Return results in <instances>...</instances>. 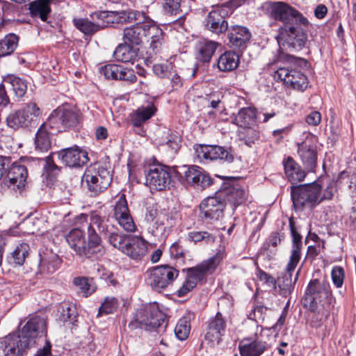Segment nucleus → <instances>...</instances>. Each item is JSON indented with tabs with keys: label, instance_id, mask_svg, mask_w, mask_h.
I'll return each mask as SVG.
<instances>
[{
	"label": "nucleus",
	"instance_id": "f257e3e1",
	"mask_svg": "<svg viewBox=\"0 0 356 356\" xmlns=\"http://www.w3.org/2000/svg\"><path fill=\"white\" fill-rule=\"evenodd\" d=\"M261 13L275 21L282 22L276 40L280 46L300 50L307 39L305 28L309 22L298 10L284 1H266L260 6Z\"/></svg>",
	"mask_w": 356,
	"mask_h": 356
},
{
	"label": "nucleus",
	"instance_id": "f03ea898",
	"mask_svg": "<svg viewBox=\"0 0 356 356\" xmlns=\"http://www.w3.org/2000/svg\"><path fill=\"white\" fill-rule=\"evenodd\" d=\"M80 221L81 227L71 229L66 235L69 245L80 257L88 259L102 257L104 250L102 246L101 235L108 232V218L92 212L89 220L86 215L82 214Z\"/></svg>",
	"mask_w": 356,
	"mask_h": 356
},
{
	"label": "nucleus",
	"instance_id": "7ed1b4c3",
	"mask_svg": "<svg viewBox=\"0 0 356 356\" xmlns=\"http://www.w3.org/2000/svg\"><path fill=\"white\" fill-rule=\"evenodd\" d=\"M226 257L225 249L218 250L216 254L209 259L202 261L195 267L187 270V279L183 286L178 290L179 297L186 296L191 291L198 282L204 281L208 275L212 274Z\"/></svg>",
	"mask_w": 356,
	"mask_h": 356
},
{
	"label": "nucleus",
	"instance_id": "20e7f679",
	"mask_svg": "<svg viewBox=\"0 0 356 356\" xmlns=\"http://www.w3.org/2000/svg\"><path fill=\"white\" fill-rule=\"evenodd\" d=\"M291 195L296 209L303 207H313L324 200H330L333 195V188L327 186L321 193V186L317 182L291 187Z\"/></svg>",
	"mask_w": 356,
	"mask_h": 356
},
{
	"label": "nucleus",
	"instance_id": "39448f33",
	"mask_svg": "<svg viewBox=\"0 0 356 356\" xmlns=\"http://www.w3.org/2000/svg\"><path fill=\"white\" fill-rule=\"evenodd\" d=\"M334 302V298L328 282L318 279L309 282L304 297L305 307L315 311L318 306L332 307Z\"/></svg>",
	"mask_w": 356,
	"mask_h": 356
},
{
	"label": "nucleus",
	"instance_id": "423d86ee",
	"mask_svg": "<svg viewBox=\"0 0 356 356\" xmlns=\"http://www.w3.org/2000/svg\"><path fill=\"white\" fill-rule=\"evenodd\" d=\"M79 122L78 112L69 106H61L51 112L44 123V127L49 129L53 135L74 128Z\"/></svg>",
	"mask_w": 356,
	"mask_h": 356
},
{
	"label": "nucleus",
	"instance_id": "0eeeda50",
	"mask_svg": "<svg viewBox=\"0 0 356 356\" xmlns=\"http://www.w3.org/2000/svg\"><path fill=\"white\" fill-rule=\"evenodd\" d=\"M112 181L109 171L98 164L86 168L82 177V185L86 184L88 191L94 195L104 191Z\"/></svg>",
	"mask_w": 356,
	"mask_h": 356
},
{
	"label": "nucleus",
	"instance_id": "6e6552de",
	"mask_svg": "<svg viewBox=\"0 0 356 356\" xmlns=\"http://www.w3.org/2000/svg\"><path fill=\"white\" fill-rule=\"evenodd\" d=\"M147 275L149 285L160 291L172 284L179 275V270L170 266L162 265L148 270Z\"/></svg>",
	"mask_w": 356,
	"mask_h": 356
},
{
	"label": "nucleus",
	"instance_id": "1a4fd4ad",
	"mask_svg": "<svg viewBox=\"0 0 356 356\" xmlns=\"http://www.w3.org/2000/svg\"><path fill=\"white\" fill-rule=\"evenodd\" d=\"M145 184L151 189L161 191L165 189L171 181L170 169L163 165H150L145 171Z\"/></svg>",
	"mask_w": 356,
	"mask_h": 356
},
{
	"label": "nucleus",
	"instance_id": "9d476101",
	"mask_svg": "<svg viewBox=\"0 0 356 356\" xmlns=\"http://www.w3.org/2000/svg\"><path fill=\"white\" fill-rule=\"evenodd\" d=\"M136 321L147 330L160 327L165 321V314L156 303H151L140 309L136 314Z\"/></svg>",
	"mask_w": 356,
	"mask_h": 356
},
{
	"label": "nucleus",
	"instance_id": "9b49d317",
	"mask_svg": "<svg viewBox=\"0 0 356 356\" xmlns=\"http://www.w3.org/2000/svg\"><path fill=\"white\" fill-rule=\"evenodd\" d=\"M275 79L280 80L288 87L298 90H304L307 87V76L296 68L281 67L275 72Z\"/></svg>",
	"mask_w": 356,
	"mask_h": 356
},
{
	"label": "nucleus",
	"instance_id": "f8f14e48",
	"mask_svg": "<svg viewBox=\"0 0 356 356\" xmlns=\"http://www.w3.org/2000/svg\"><path fill=\"white\" fill-rule=\"evenodd\" d=\"M117 198L118 200L113 205V218L125 231L135 232L136 226L130 213L125 195L120 194Z\"/></svg>",
	"mask_w": 356,
	"mask_h": 356
},
{
	"label": "nucleus",
	"instance_id": "ddd939ff",
	"mask_svg": "<svg viewBox=\"0 0 356 356\" xmlns=\"http://www.w3.org/2000/svg\"><path fill=\"white\" fill-rule=\"evenodd\" d=\"M153 21L145 16V20L136 21L135 24L124 29L123 40L134 46L139 45L143 40L148 37Z\"/></svg>",
	"mask_w": 356,
	"mask_h": 356
},
{
	"label": "nucleus",
	"instance_id": "4468645a",
	"mask_svg": "<svg viewBox=\"0 0 356 356\" xmlns=\"http://www.w3.org/2000/svg\"><path fill=\"white\" fill-rule=\"evenodd\" d=\"M225 204L218 193L216 196L209 197L202 202L200 205L201 214L206 220H218L223 216Z\"/></svg>",
	"mask_w": 356,
	"mask_h": 356
},
{
	"label": "nucleus",
	"instance_id": "2eb2a0df",
	"mask_svg": "<svg viewBox=\"0 0 356 356\" xmlns=\"http://www.w3.org/2000/svg\"><path fill=\"white\" fill-rule=\"evenodd\" d=\"M184 179L187 184L197 189H204L210 186L212 178L202 168L191 165L184 172Z\"/></svg>",
	"mask_w": 356,
	"mask_h": 356
},
{
	"label": "nucleus",
	"instance_id": "dca6fc26",
	"mask_svg": "<svg viewBox=\"0 0 356 356\" xmlns=\"http://www.w3.org/2000/svg\"><path fill=\"white\" fill-rule=\"evenodd\" d=\"M58 159L69 167H79L88 161L87 152L75 145L58 152Z\"/></svg>",
	"mask_w": 356,
	"mask_h": 356
},
{
	"label": "nucleus",
	"instance_id": "f3484780",
	"mask_svg": "<svg viewBox=\"0 0 356 356\" xmlns=\"http://www.w3.org/2000/svg\"><path fill=\"white\" fill-rule=\"evenodd\" d=\"M22 331L19 327L0 341V356H17L22 350Z\"/></svg>",
	"mask_w": 356,
	"mask_h": 356
},
{
	"label": "nucleus",
	"instance_id": "a211bd4d",
	"mask_svg": "<svg viewBox=\"0 0 356 356\" xmlns=\"http://www.w3.org/2000/svg\"><path fill=\"white\" fill-rule=\"evenodd\" d=\"M99 72L106 79L123 80L130 83H134L137 79L133 70L120 65H106L100 68Z\"/></svg>",
	"mask_w": 356,
	"mask_h": 356
},
{
	"label": "nucleus",
	"instance_id": "6ab92c4d",
	"mask_svg": "<svg viewBox=\"0 0 356 356\" xmlns=\"http://www.w3.org/2000/svg\"><path fill=\"white\" fill-rule=\"evenodd\" d=\"M225 8L221 6L209 13L205 21V26L209 31L220 34L229 29L228 23L225 19Z\"/></svg>",
	"mask_w": 356,
	"mask_h": 356
},
{
	"label": "nucleus",
	"instance_id": "aec40b11",
	"mask_svg": "<svg viewBox=\"0 0 356 356\" xmlns=\"http://www.w3.org/2000/svg\"><path fill=\"white\" fill-rule=\"evenodd\" d=\"M44 326V320L39 316L31 318L24 326V349L35 344V339L42 332Z\"/></svg>",
	"mask_w": 356,
	"mask_h": 356
},
{
	"label": "nucleus",
	"instance_id": "412c9836",
	"mask_svg": "<svg viewBox=\"0 0 356 356\" xmlns=\"http://www.w3.org/2000/svg\"><path fill=\"white\" fill-rule=\"evenodd\" d=\"M218 193L225 204L227 202L234 205H238L243 203L248 197V193L238 184H228L223 188L220 189Z\"/></svg>",
	"mask_w": 356,
	"mask_h": 356
},
{
	"label": "nucleus",
	"instance_id": "4be33fe9",
	"mask_svg": "<svg viewBox=\"0 0 356 356\" xmlns=\"http://www.w3.org/2000/svg\"><path fill=\"white\" fill-rule=\"evenodd\" d=\"M228 39L232 47L244 49L251 38L250 31L242 26H232L229 28Z\"/></svg>",
	"mask_w": 356,
	"mask_h": 356
},
{
	"label": "nucleus",
	"instance_id": "5701e85b",
	"mask_svg": "<svg viewBox=\"0 0 356 356\" xmlns=\"http://www.w3.org/2000/svg\"><path fill=\"white\" fill-rule=\"evenodd\" d=\"M147 250V244L141 237L131 236L127 239L123 253L133 259H140L144 257Z\"/></svg>",
	"mask_w": 356,
	"mask_h": 356
},
{
	"label": "nucleus",
	"instance_id": "b1692460",
	"mask_svg": "<svg viewBox=\"0 0 356 356\" xmlns=\"http://www.w3.org/2000/svg\"><path fill=\"white\" fill-rule=\"evenodd\" d=\"M226 327V322L222 314L218 312L216 316L209 323L205 339L211 342L218 343L223 335Z\"/></svg>",
	"mask_w": 356,
	"mask_h": 356
},
{
	"label": "nucleus",
	"instance_id": "393cba45",
	"mask_svg": "<svg viewBox=\"0 0 356 356\" xmlns=\"http://www.w3.org/2000/svg\"><path fill=\"white\" fill-rule=\"evenodd\" d=\"M298 263H295L293 266L289 268V261L286 266L285 272L282 277H279L277 280V285L280 289L281 294L283 296H287L292 292L293 286L298 280L300 270L297 271L294 277L293 278V273L296 269Z\"/></svg>",
	"mask_w": 356,
	"mask_h": 356
},
{
	"label": "nucleus",
	"instance_id": "a878e982",
	"mask_svg": "<svg viewBox=\"0 0 356 356\" xmlns=\"http://www.w3.org/2000/svg\"><path fill=\"white\" fill-rule=\"evenodd\" d=\"M257 122V111L252 107L241 108L233 120L235 124L244 129L253 128Z\"/></svg>",
	"mask_w": 356,
	"mask_h": 356
},
{
	"label": "nucleus",
	"instance_id": "bb28decb",
	"mask_svg": "<svg viewBox=\"0 0 356 356\" xmlns=\"http://www.w3.org/2000/svg\"><path fill=\"white\" fill-rule=\"evenodd\" d=\"M200 153L204 159L210 160L220 159L232 162V154L223 147L218 145H204L200 147Z\"/></svg>",
	"mask_w": 356,
	"mask_h": 356
},
{
	"label": "nucleus",
	"instance_id": "cd10ccee",
	"mask_svg": "<svg viewBox=\"0 0 356 356\" xmlns=\"http://www.w3.org/2000/svg\"><path fill=\"white\" fill-rule=\"evenodd\" d=\"M138 47L124 42L116 47L113 57L120 62L133 63L138 56Z\"/></svg>",
	"mask_w": 356,
	"mask_h": 356
},
{
	"label": "nucleus",
	"instance_id": "c85d7f7f",
	"mask_svg": "<svg viewBox=\"0 0 356 356\" xmlns=\"http://www.w3.org/2000/svg\"><path fill=\"white\" fill-rule=\"evenodd\" d=\"M283 165L285 175L291 184L300 182L305 179L306 172L300 168L293 158L289 156L284 159Z\"/></svg>",
	"mask_w": 356,
	"mask_h": 356
},
{
	"label": "nucleus",
	"instance_id": "c756f323",
	"mask_svg": "<svg viewBox=\"0 0 356 356\" xmlns=\"http://www.w3.org/2000/svg\"><path fill=\"white\" fill-rule=\"evenodd\" d=\"M60 264V259L56 253L47 251L40 254V272L41 274L46 275L54 273Z\"/></svg>",
	"mask_w": 356,
	"mask_h": 356
},
{
	"label": "nucleus",
	"instance_id": "7c9ffc66",
	"mask_svg": "<svg viewBox=\"0 0 356 356\" xmlns=\"http://www.w3.org/2000/svg\"><path fill=\"white\" fill-rule=\"evenodd\" d=\"M156 108L153 104L140 106L130 115V121L135 128H140L156 113Z\"/></svg>",
	"mask_w": 356,
	"mask_h": 356
},
{
	"label": "nucleus",
	"instance_id": "2f4dec72",
	"mask_svg": "<svg viewBox=\"0 0 356 356\" xmlns=\"http://www.w3.org/2000/svg\"><path fill=\"white\" fill-rule=\"evenodd\" d=\"M268 348L266 342L258 338L252 342L243 340L239 345V350L241 356H259Z\"/></svg>",
	"mask_w": 356,
	"mask_h": 356
},
{
	"label": "nucleus",
	"instance_id": "473e14b6",
	"mask_svg": "<svg viewBox=\"0 0 356 356\" xmlns=\"http://www.w3.org/2000/svg\"><path fill=\"white\" fill-rule=\"evenodd\" d=\"M298 154L305 168L313 170L317 161V152L315 148L307 143H302L298 146Z\"/></svg>",
	"mask_w": 356,
	"mask_h": 356
},
{
	"label": "nucleus",
	"instance_id": "72a5a7b5",
	"mask_svg": "<svg viewBox=\"0 0 356 356\" xmlns=\"http://www.w3.org/2000/svg\"><path fill=\"white\" fill-rule=\"evenodd\" d=\"M49 3V0H35L31 2L29 7L31 15L46 22L51 11Z\"/></svg>",
	"mask_w": 356,
	"mask_h": 356
},
{
	"label": "nucleus",
	"instance_id": "f704fd0d",
	"mask_svg": "<svg viewBox=\"0 0 356 356\" xmlns=\"http://www.w3.org/2000/svg\"><path fill=\"white\" fill-rule=\"evenodd\" d=\"M291 232L293 237V245L289 257V268L293 266L295 263H299L301 258L302 236L298 233L291 222H290Z\"/></svg>",
	"mask_w": 356,
	"mask_h": 356
},
{
	"label": "nucleus",
	"instance_id": "c9c22d12",
	"mask_svg": "<svg viewBox=\"0 0 356 356\" xmlns=\"http://www.w3.org/2000/svg\"><path fill=\"white\" fill-rule=\"evenodd\" d=\"M239 63V58L232 51H226L218 58V68L222 72H230L235 70Z\"/></svg>",
	"mask_w": 356,
	"mask_h": 356
},
{
	"label": "nucleus",
	"instance_id": "e433bc0d",
	"mask_svg": "<svg viewBox=\"0 0 356 356\" xmlns=\"http://www.w3.org/2000/svg\"><path fill=\"white\" fill-rule=\"evenodd\" d=\"M40 163H44V170L47 173V176L49 177L51 174L54 175L55 171L58 170V166L54 163L53 159L51 156L46 157L45 160L41 159H33L32 157L24 156V163L26 166H24V171H27L28 167H31L33 164L35 165H39Z\"/></svg>",
	"mask_w": 356,
	"mask_h": 356
},
{
	"label": "nucleus",
	"instance_id": "4c0bfd02",
	"mask_svg": "<svg viewBox=\"0 0 356 356\" xmlns=\"http://www.w3.org/2000/svg\"><path fill=\"white\" fill-rule=\"evenodd\" d=\"M51 132L49 129L44 127V124L39 129L35 135V149L41 152H47L51 146L50 139Z\"/></svg>",
	"mask_w": 356,
	"mask_h": 356
},
{
	"label": "nucleus",
	"instance_id": "58836bf2",
	"mask_svg": "<svg viewBox=\"0 0 356 356\" xmlns=\"http://www.w3.org/2000/svg\"><path fill=\"white\" fill-rule=\"evenodd\" d=\"M218 46L219 43L214 41L208 40L200 41L198 47V58L204 63L209 62Z\"/></svg>",
	"mask_w": 356,
	"mask_h": 356
},
{
	"label": "nucleus",
	"instance_id": "ea45409f",
	"mask_svg": "<svg viewBox=\"0 0 356 356\" xmlns=\"http://www.w3.org/2000/svg\"><path fill=\"white\" fill-rule=\"evenodd\" d=\"M115 19L118 23H131L136 21L145 20V15L137 10H127L112 12Z\"/></svg>",
	"mask_w": 356,
	"mask_h": 356
},
{
	"label": "nucleus",
	"instance_id": "a19ab883",
	"mask_svg": "<svg viewBox=\"0 0 356 356\" xmlns=\"http://www.w3.org/2000/svg\"><path fill=\"white\" fill-rule=\"evenodd\" d=\"M148 37L151 38L150 48L155 54L159 52L163 44V32L154 22L152 24Z\"/></svg>",
	"mask_w": 356,
	"mask_h": 356
},
{
	"label": "nucleus",
	"instance_id": "79ce46f5",
	"mask_svg": "<svg viewBox=\"0 0 356 356\" xmlns=\"http://www.w3.org/2000/svg\"><path fill=\"white\" fill-rule=\"evenodd\" d=\"M73 22L79 30L88 35L95 33L104 26L103 24H100L99 22H91L88 19L83 18L74 19Z\"/></svg>",
	"mask_w": 356,
	"mask_h": 356
},
{
	"label": "nucleus",
	"instance_id": "37998d69",
	"mask_svg": "<svg viewBox=\"0 0 356 356\" xmlns=\"http://www.w3.org/2000/svg\"><path fill=\"white\" fill-rule=\"evenodd\" d=\"M18 38L14 34L6 35L0 40V57L11 54L17 47Z\"/></svg>",
	"mask_w": 356,
	"mask_h": 356
},
{
	"label": "nucleus",
	"instance_id": "c03bdc74",
	"mask_svg": "<svg viewBox=\"0 0 356 356\" xmlns=\"http://www.w3.org/2000/svg\"><path fill=\"white\" fill-rule=\"evenodd\" d=\"M40 115V109L35 103L27 104L26 110L24 109V125H38V118Z\"/></svg>",
	"mask_w": 356,
	"mask_h": 356
},
{
	"label": "nucleus",
	"instance_id": "a18cd8bd",
	"mask_svg": "<svg viewBox=\"0 0 356 356\" xmlns=\"http://www.w3.org/2000/svg\"><path fill=\"white\" fill-rule=\"evenodd\" d=\"M191 316L182 317L177 323L175 328V334L179 340H185L191 331Z\"/></svg>",
	"mask_w": 356,
	"mask_h": 356
},
{
	"label": "nucleus",
	"instance_id": "49530a36",
	"mask_svg": "<svg viewBox=\"0 0 356 356\" xmlns=\"http://www.w3.org/2000/svg\"><path fill=\"white\" fill-rule=\"evenodd\" d=\"M330 309L331 307L318 306V309L312 311L314 314L310 320L311 325L318 327L323 325L330 315Z\"/></svg>",
	"mask_w": 356,
	"mask_h": 356
},
{
	"label": "nucleus",
	"instance_id": "de8ad7c7",
	"mask_svg": "<svg viewBox=\"0 0 356 356\" xmlns=\"http://www.w3.org/2000/svg\"><path fill=\"white\" fill-rule=\"evenodd\" d=\"M7 176L9 179L10 184L16 185L17 188L19 189V186L22 183V168L17 162H15L9 171L8 172Z\"/></svg>",
	"mask_w": 356,
	"mask_h": 356
},
{
	"label": "nucleus",
	"instance_id": "09e8293b",
	"mask_svg": "<svg viewBox=\"0 0 356 356\" xmlns=\"http://www.w3.org/2000/svg\"><path fill=\"white\" fill-rule=\"evenodd\" d=\"M188 238L194 243L204 241L206 243H212L216 240V236L206 231L191 232L188 234Z\"/></svg>",
	"mask_w": 356,
	"mask_h": 356
},
{
	"label": "nucleus",
	"instance_id": "8fccbe9b",
	"mask_svg": "<svg viewBox=\"0 0 356 356\" xmlns=\"http://www.w3.org/2000/svg\"><path fill=\"white\" fill-rule=\"evenodd\" d=\"M42 220L33 216L31 214L24 219V226L25 227L26 231L29 234H34L40 231V225Z\"/></svg>",
	"mask_w": 356,
	"mask_h": 356
},
{
	"label": "nucleus",
	"instance_id": "3c124183",
	"mask_svg": "<svg viewBox=\"0 0 356 356\" xmlns=\"http://www.w3.org/2000/svg\"><path fill=\"white\" fill-rule=\"evenodd\" d=\"M129 237L130 236L124 234L113 232L109 235L108 241L114 248H118L121 252H123L127 243V239L129 238Z\"/></svg>",
	"mask_w": 356,
	"mask_h": 356
},
{
	"label": "nucleus",
	"instance_id": "603ef678",
	"mask_svg": "<svg viewBox=\"0 0 356 356\" xmlns=\"http://www.w3.org/2000/svg\"><path fill=\"white\" fill-rule=\"evenodd\" d=\"M163 8L166 13L172 15L183 13L181 0H165Z\"/></svg>",
	"mask_w": 356,
	"mask_h": 356
},
{
	"label": "nucleus",
	"instance_id": "864d4df0",
	"mask_svg": "<svg viewBox=\"0 0 356 356\" xmlns=\"http://www.w3.org/2000/svg\"><path fill=\"white\" fill-rule=\"evenodd\" d=\"M119 306L118 300L113 297H106L99 307V314H108L115 312Z\"/></svg>",
	"mask_w": 356,
	"mask_h": 356
},
{
	"label": "nucleus",
	"instance_id": "5fc2aeb1",
	"mask_svg": "<svg viewBox=\"0 0 356 356\" xmlns=\"http://www.w3.org/2000/svg\"><path fill=\"white\" fill-rule=\"evenodd\" d=\"M9 127L17 129L22 126V111L19 109L12 111L6 118Z\"/></svg>",
	"mask_w": 356,
	"mask_h": 356
},
{
	"label": "nucleus",
	"instance_id": "6e6d98bb",
	"mask_svg": "<svg viewBox=\"0 0 356 356\" xmlns=\"http://www.w3.org/2000/svg\"><path fill=\"white\" fill-rule=\"evenodd\" d=\"M22 243H19L15 249L10 252L8 257V262L10 264L15 266L22 265Z\"/></svg>",
	"mask_w": 356,
	"mask_h": 356
},
{
	"label": "nucleus",
	"instance_id": "4d7b16f0",
	"mask_svg": "<svg viewBox=\"0 0 356 356\" xmlns=\"http://www.w3.org/2000/svg\"><path fill=\"white\" fill-rule=\"evenodd\" d=\"M73 282L74 285L80 289L81 292L86 297L94 291L93 288L91 287L90 284L88 282V280L86 277H76L74 279Z\"/></svg>",
	"mask_w": 356,
	"mask_h": 356
},
{
	"label": "nucleus",
	"instance_id": "13d9d810",
	"mask_svg": "<svg viewBox=\"0 0 356 356\" xmlns=\"http://www.w3.org/2000/svg\"><path fill=\"white\" fill-rule=\"evenodd\" d=\"M172 69L171 63L168 64H155L153 66L154 74L161 78L170 77L171 74L170 70Z\"/></svg>",
	"mask_w": 356,
	"mask_h": 356
},
{
	"label": "nucleus",
	"instance_id": "bf43d9fd",
	"mask_svg": "<svg viewBox=\"0 0 356 356\" xmlns=\"http://www.w3.org/2000/svg\"><path fill=\"white\" fill-rule=\"evenodd\" d=\"M332 280L333 284L337 287H341L344 280V270L341 266H335L332 270Z\"/></svg>",
	"mask_w": 356,
	"mask_h": 356
},
{
	"label": "nucleus",
	"instance_id": "052dcab7",
	"mask_svg": "<svg viewBox=\"0 0 356 356\" xmlns=\"http://www.w3.org/2000/svg\"><path fill=\"white\" fill-rule=\"evenodd\" d=\"M283 238V236L277 232L272 233L270 236L268 238L266 242L264 245V254H265V251L267 250L270 246L273 248L277 247V245L281 242Z\"/></svg>",
	"mask_w": 356,
	"mask_h": 356
},
{
	"label": "nucleus",
	"instance_id": "680f3d73",
	"mask_svg": "<svg viewBox=\"0 0 356 356\" xmlns=\"http://www.w3.org/2000/svg\"><path fill=\"white\" fill-rule=\"evenodd\" d=\"M8 81L10 82V85L13 87V90L15 92V95L19 97H22V81L19 77H17L15 76H9L8 77Z\"/></svg>",
	"mask_w": 356,
	"mask_h": 356
},
{
	"label": "nucleus",
	"instance_id": "e2e57ef3",
	"mask_svg": "<svg viewBox=\"0 0 356 356\" xmlns=\"http://www.w3.org/2000/svg\"><path fill=\"white\" fill-rule=\"evenodd\" d=\"M259 138V133L254 130L253 128L247 129V131L245 133L244 140L245 143L251 146L252 143H254Z\"/></svg>",
	"mask_w": 356,
	"mask_h": 356
},
{
	"label": "nucleus",
	"instance_id": "0e129e2a",
	"mask_svg": "<svg viewBox=\"0 0 356 356\" xmlns=\"http://www.w3.org/2000/svg\"><path fill=\"white\" fill-rule=\"evenodd\" d=\"M76 316L75 308L73 306H63L61 314L62 320L64 321L73 320Z\"/></svg>",
	"mask_w": 356,
	"mask_h": 356
},
{
	"label": "nucleus",
	"instance_id": "69168bd1",
	"mask_svg": "<svg viewBox=\"0 0 356 356\" xmlns=\"http://www.w3.org/2000/svg\"><path fill=\"white\" fill-rule=\"evenodd\" d=\"M170 253L175 258H182L184 255V250L178 242H175L170 246Z\"/></svg>",
	"mask_w": 356,
	"mask_h": 356
},
{
	"label": "nucleus",
	"instance_id": "338daca9",
	"mask_svg": "<svg viewBox=\"0 0 356 356\" xmlns=\"http://www.w3.org/2000/svg\"><path fill=\"white\" fill-rule=\"evenodd\" d=\"M321 120V115L318 111H312L306 118V122L309 125L316 126Z\"/></svg>",
	"mask_w": 356,
	"mask_h": 356
},
{
	"label": "nucleus",
	"instance_id": "774afa93",
	"mask_svg": "<svg viewBox=\"0 0 356 356\" xmlns=\"http://www.w3.org/2000/svg\"><path fill=\"white\" fill-rule=\"evenodd\" d=\"M180 141V137L177 134H173L170 136L169 138L166 141V144L173 151L177 152L179 148Z\"/></svg>",
	"mask_w": 356,
	"mask_h": 356
}]
</instances>
